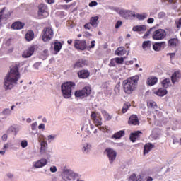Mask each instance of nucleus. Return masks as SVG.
<instances>
[{"label":"nucleus","instance_id":"f257e3e1","mask_svg":"<svg viewBox=\"0 0 181 181\" xmlns=\"http://www.w3.org/2000/svg\"><path fill=\"white\" fill-rule=\"evenodd\" d=\"M19 64H13L10 66V71L8 72L4 78V87L6 90H12L14 84H18L21 78V72H19Z\"/></svg>","mask_w":181,"mask_h":181},{"label":"nucleus","instance_id":"f03ea898","mask_svg":"<svg viewBox=\"0 0 181 181\" xmlns=\"http://www.w3.org/2000/svg\"><path fill=\"white\" fill-rule=\"evenodd\" d=\"M139 76H134L124 80L122 83L123 90L125 94H132L138 87Z\"/></svg>","mask_w":181,"mask_h":181},{"label":"nucleus","instance_id":"7ed1b4c3","mask_svg":"<svg viewBox=\"0 0 181 181\" xmlns=\"http://www.w3.org/2000/svg\"><path fill=\"white\" fill-rule=\"evenodd\" d=\"M76 87V83L73 81L64 82L61 86V90L64 98H70L71 97V92Z\"/></svg>","mask_w":181,"mask_h":181},{"label":"nucleus","instance_id":"20e7f679","mask_svg":"<svg viewBox=\"0 0 181 181\" xmlns=\"http://www.w3.org/2000/svg\"><path fill=\"white\" fill-rule=\"evenodd\" d=\"M90 94H91V87L88 86L83 87L81 90H77L74 93L75 97L76 98H80L81 100L90 96Z\"/></svg>","mask_w":181,"mask_h":181},{"label":"nucleus","instance_id":"39448f33","mask_svg":"<svg viewBox=\"0 0 181 181\" xmlns=\"http://www.w3.org/2000/svg\"><path fill=\"white\" fill-rule=\"evenodd\" d=\"M41 36L43 42H49V40H52L54 36L53 29L50 27L45 28L42 32Z\"/></svg>","mask_w":181,"mask_h":181},{"label":"nucleus","instance_id":"423d86ee","mask_svg":"<svg viewBox=\"0 0 181 181\" xmlns=\"http://www.w3.org/2000/svg\"><path fill=\"white\" fill-rule=\"evenodd\" d=\"M90 118L95 127H101L103 125V118L100 114L91 112Z\"/></svg>","mask_w":181,"mask_h":181},{"label":"nucleus","instance_id":"0eeeda50","mask_svg":"<svg viewBox=\"0 0 181 181\" xmlns=\"http://www.w3.org/2000/svg\"><path fill=\"white\" fill-rule=\"evenodd\" d=\"M38 16L42 19L49 16V8L47 6H46V4H40L38 6Z\"/></svg>","mask_w":181,"mask_h":181},{"label":"nucleus","instance_id":"6e6552de","mask_svg":"<svg viewBox=\"0 0 181 181\" xmlns=\"http://www.w3.org/2000/svg\"><path fill=\"white\" fill-rule=\"evenodd\" d=\"M164 37H166V31L163 29H158L153 33L152 38L153 40H163Z\"/></svg>","mask_w":181,"mask_h":181},{"label":"nucleus","instance_id":"1a4fd4ad","mask_svg":"<svg viewBox=\"0 0 181 181\" xmlns=\"http://www.w3.org/2000/svg\"><path fill=\"white\" fill-rule=\"evenodd\" d=\"M105 153L107 155L110 163H112L117 159V151L114 149L107 148L105 150Z\"/></svg>","mask_w":181,"mask_h":181},{"label":"nucleus","instance_id":"9d476101","mask_svg":"<svg viewBox=\"0 0 181 181\" xmlns=\"http://www.w3.org/2000/svg\"><path fill=\"white\" fill-rule=\"evenodd\" d=\"M74 46L76 50H84L87 48V42L86 40H75Z\"/></svg>","mask_w":181,"mask_h":181},{"label":"nucleus","instance_id":"9b49d317","mask_svg":"<svg viewBox=\"0 0 181 181\" xmlns=\"http://www.w3.org/2000/svg\"><path fill=\"white\" fill-rule=\"evenodd\" d=\"M119 14L121 15L122 18H124V19H132V18H135L136 16L135 13L131 11L120 10Z\"/></svg>","mask_w":181,"mask_h":181},{"label":"nucleus","instance_id":"f8f14e48","mask_svg":"<svg viewBox=\"0 0 181 181\" xmlns=\"http://www.w3.org/2000/svg\"><path fill=\"white\" fill-rule=\"evenodd\" d=\"M86 66H88V61L86 59H80L74 64V69H81Z\"/></svg>","mask_w":181,"mask_h":181},{"label":"nucleus","instance_id":"ddd939ff","mask_svg":"<svg viewBox=\"0 0 181 181\" xmlns=\"http://www.w3.org/2000/svg\"><path fill=\"white\" fill-rule=\"evenodd\" d=\"M77 74L78 78L86 80V78H88V77H90V71H88V69L79 70Z\"/></svg>","mask_w":181,"mask_h":181},{"label":"nucleus","instance_id":"4468645a","mask_svg":"<svg viewBox=\"0 0 181 181\" xmlns=\"http://www.w3.org/2000/svg\"><path fill=\"white\" fill-rule=\"evenodd\" d=\"M141 135H142V132L136 131L130 134L129 139L132 142H136V140L140 139Z\"/></svg>","mask_w":181,"mask_h":181},{"label":"nucleus","instance_id":"2eb2a0df","mask_svg":"<svg viewBox=\"0 0 181 181\" xmlns=\"http://www.w3.org/2000/svg\"><path fill=\"white\" fill-rule=\"evenodd\" d=\"M35 53V46H30L28 49H25L22 54V57L24 59H28V57H30Z\"/></svg>","mask_w":181,"mask_h":181},{"label":"nucleus","instance_id":"dca6fc26","mask_svg":"<svg viewBox=\"0 0 181 181\" xmlns=\"http://www.w3.org/2000/svg\"><path fill=\"white\" fill-rule=\"evenodd\" d=\"M46 165H47V160L46 158H42L33 163V167L36 169L43 168V166H46Z\"/></svg>","mask_w":181,"mask_h":181},{"label":"nucleus","instance_id":"f3484780","mask_svg":"<svg viewBox=\"0 0 181 181\" xmlns=\"http://www.w3.org/2000/svg\"><path fill=\"white\" fill-rule=\"evenodd\" d=\"M168 45L169 47H177L179 45H180V41L179 40V39H177V37L171 38L168 41Z\"/></svg>","mask_w":181,"mask_h":181},{"label":"nucleus","instance_id":"a211bd4d","mask_svg":"<svg viewBox=\"0 0 181 181\" xmlns=\"http://www.w3.org/2000/svg\"><path fill=\"white\" fill-rule=\"evenodd\" d=\"M165 47H166L165 42H156L153 45V49L155 52H160V50H162V49H165Z\"/></svg>","mask_w":181,"mask_h":181},{"label":"nucleus","instance_id":"6ab92c4d","mask_svg":"<svg viewBox=\"0 0 181 181\" xmlns=\"http://www.w3.org/2000/svg\"><path fill=\"white\" fill-rule=\"evenodd\" d=\"M129 125H139V119H138V116L136 115H132L129 118L128 121Z\"/></svg>","mask_w":181,"mask_h":181},{"label":"nucleus","instance_id":"aec40b11","mask_svg":"<svg viewBox=\"0 0 181 181\" xmlns=\"http://www.w3.org/2000/svg\"><path fill=\"white\" fill-rule=\"evenodd\" d=\"M23 28H25V23L21 21H16L11 25V29L14 30H21Z\"/></svg>","mask_w":181,"mask_h":181},{"label":"nucleus","instance_id":"412c9836","mask_svg":"<svg viewBox=\"0 0 181 181\" xmlns=\"http://www.w3.org/2000/svg\"><path fill=\"white\" fill-rule=\"evenodd\" d=\"M180 78H181V72L180 71H175L171 76V81L173 84L179 81Z\"/></svg>","mask_w":181,"mask_h":181},{"label":"nucleus","instance_id":"4be33fe9","mask_svg":"<svg viewBox=\"0 0 181 181\" xmlns=\"http://www.w3.org/2000/svg\"><path fill=\"white\" fill-rule=\"evenodd\" d=\"M158 83V77L156 76H150L147 78L146 84L147 86H150V87H152V86H155Z\"/></svg>","mask_w":181,"mask_h":181},{"label":"nucleus","instance_id":"5701e85b","mask_svg":"<svg viewBox=\"0 0 181 181\" xmlns=\"http://www.w3.org/2000/svg\"><path fill=\"white\" fill-rule=\"evenodd\" d=\"M155 148V145L151 143H147L144 145V155H146V153H149L152 149Z\"/></svg>","mask_w":181,"mask_h":181},{"label":"nucleus","instance_id":"b1692460","mask_svg":"<svg viewBox=\"0 0 181 181\" xmlns=\"http://www.w3.org/2000/svg\"><path fill=\"white\" fill-rule=\"evenodd\" d=\"M25 38L27 42H32V40H33V39L35 38V33L33 32V30H28L25 34Z\"/></svg>","mask_w":181,"mask_h":181},{"label":"nucleus","instance_id":"393cba45","mask_svg":"<svg viewBox=\"0 0 181 181\" xmlns=\"http://www.w3.org/2000/svg\"><path fill=\"white\" fill-rule=\"evenodd\" d=\"M154 94H156L158 97H163L168 94V90L160 88L158 90L154 91Z\"/></svg>","mask_w":181,"mask_h":181},{"label":"nucleus","instance_id":"a878e982","mask_svg":"<svg viewBox=\"0 0 181 181\" xmlns=\"http://www.w3.org/2000/svg\"><path fill=\"white\" fill-rule=\"evenodd\" d=\"M124 135H125V131L124 130H120L116 133H115L112 136V139H121V138H122V136H124Z\"/></svg>","mask_w":181,"mask_h":181},{"label":"nucleus","instance_id":"bb28decb","mask_svg":"<svg viewBox=\"0 0 181 181\" xmlns=\"http://www.w3.org/2000/svg\"><path fill=\"white\" fill-rule=\"evenodd\" d=\"M62 47H63V44H62V42L57 40L55 42H54V50L57 53H59V52L62 50Z\"/></svg>","mask_w":181,"mask_h":181},{"label":"nucleus","instance_id":"cd10ccee","mask_svg":"<svg viewBox=\"0 0 181 181\" xmlns=\"http://www.w3.org/2000/svg\"><path fill=\"white\" fill-rule=\"evenodd\" d=\"M132 30L134 32H142L146 30V25H136L134 26L132 28Z\"/></svg>","mask_w":181,"mask_h":181},{"label":"nucleus","instance_id":"c85d7f7f","mask_svg":"<svg viewBox=\"0 0 181 181\" xmlns=\"http://www.w3.org/2000/svg\"><path fill=\"white\" fill-rule=\"evenodd\" d=\"M127 53V51L123 47H118L115 51V54L117 56H124Z\"/></svg>","mask_w":181,"mask_h":181},{"label":"nucleus","instance_id":"c756f323","mask_svg":"<svg viewBox=\"0 0 181 181\" xmlns=\"http://www.w3.org/2000/svg\"><path fill=\"white\" fill-rule=\"evenodd\" d=\"M152 46V42L151 41H144L142 44V47L144 50H148V49H151Z\"/></svg>","mask_w":181,"mask_h":181},{"label":"nucleus","instance_id":"7c9ffc66","mask_svg":"<svg viewBox=\"0 0 181 181\" xmlns=\"http://www.w3.org/2000/svg\"><path fill=\"white\" fill-rule=\"evenodd\" d=\"M147 107L148 108H158V104L153 100H148L147 101Z\"/></svg>","mask_w":181,"mask_h":181},{"label":"nucleus","instance_id":"2f4dec72","mask_svg":"<svg viewBox=\"0 0 181 181\" xmlns=\"http://www.w3.org/2000/svg\"><path fill=\"white\" fill-rule=\"evenodd\" d=\"M162 86L164 88H168L170 84V78H165L161 82Z\"/></svg>","mask_w":181,"mask_h":181},{"label":"nucleus","instance_id":"473e14b6","mask_svg":"<svg viewBox=\"0 0 181 181\" xmlns=\"http://www.w3.org/2000/svg\"><path fill=\"white\" fill-rule=\"evenodd\" d=\"M130 107H131V103H124L123 105V107L122 109V114H125V112H127V111H128V110L129 109Z\"/></svg>","mask_w":181,"mask_h":181},{"label":"nucleus","instance_id":"72a5a7b5","mask_svg":"<svg viewBox=\"0 0 181 181\" xmlns=\"http://www.w3.org/2000/svg\"><path fill=\"white\" fill-rule=\"evenodd\" d=\"M97 21H98V16L91 17L90 19V23L91 26H97Z\"/></svg>","mask_w":181,"mask_h":181},{"label":"nucleus","instance_id":"f704fd0d","mask_svg":"<svg viewBox=\"0 0 181 181\" xmlns=\"http://www.w3.org/2000/svg\"><path fill=\"white\" fill-rule=\"evenodd\" d=\"M130 181H141V177H136V174L133 173L129 177Z\"/></svg>","mask_w":181,"mask_h":181},{"label":"nucleus","instance_id":"c9c22d12","mask_svg":"<svg viewBox=\"0 0 181 181\" xmlns=\"http://www.w3.org/2000/svg\"><path fill=\"white\" fill-rule=\"evenodd\" d=\"M135 16H136L137 19H139V21H144V19H145L146 18V16H148V14H146V13H144L142 14H136Z\"/></svg>","mask_w":181,"mask_h":181},{"label":"nucleus","instance_id":"e433bc0d","mask_svg":"<svg viewBox=\"0 0 181 181\" xmlns=\"http://www.w3.org/2000/svg\"><path fill=\"white\" fill-rule=\"evenodd\" d=\"M74 177H76V174L74 173H71L66 175V180H74Z\"/></svg>","mask_w":181,"mask_h":181},{"label":"nucleus","instance_id":"4c0bfd02","mask_svg":"<svg viewBox=\"0 0 181 181\" xmlns=\"http://www.w3.org/2000/svg\"><path fill=\"white\" fill-rule=\"evenodd\" d=\"M115 60H116L117 64H122L124 63V57H116Z\"/></svg>","mask_w":181,"mask_h":181},{"label":"nucleus","instance_id":"58836bf2","mask_svg":"<svg viewBox=\"0 0 181 181\" xmlns=\"http://www.w3.org/2000/svg\"><path fill=\"white\" fill-rule=\"evenodd\" d=\"M117 64V61L115 60V58H113L110 59V62L109 63V67H115Z\"/></svg>","mask_w":181,"mask_h":181},{"label":"nucleus","instance_id":"ea45409f","mask_svg":"<svg viewBox=\"0 0 181 181\" xmlns=\"http://www.w3.org/2000/svg\"><path fill=\"white\" fill-rule=\"evenodd\" d=\"M46 148H47V143L41 141V151H46Z\"/></svg>","mask_w":181,"mask_h":181},{"label":"nucleus","instance_id":"a19ab883","mask_svg":"<svg viewBox=\"0 0 181 181\" xmlns=\"http://www.w3.org/2000/svg\"><path fill=\"white\" fill-rule=\"evenodd\" d=\"M71 8V5L64 4L60 6V9H64L65 11H67V9H70Z\"/></svg>","mask_w":181,"mask_h":181},{"label":"nucleus","instance_id":"79ce46f5","mask_svg":"<svg viewBox=\"0 0 181 181\" xmlns=\"http://www.w3.org/2000/svg\"><path fill=\"white\" fill-rule=\"evenodd\" d=\"M165 16H166V13L163 11L160 12L158 15V19H163Z\"/></svg>","mask_w":181,"mask_h":181},{"label":"nucleus","instance_id":"37998d69","mask_svg":"<svg viewBox=\"0 0 181 181\" xmlns=\"http://www.w3.org/2000/svg\"><path fill=\"white\" fill-rule=\"evenodd\" d=\"M2 114H4V115H10L11 110L10 109H4L2 112Z\"/></svg>","mask_w":181,"mask_h":181},{"label":"nucleus","instance_id":"c03bdc74","mask_svg":"<svg viewBox=\"0 0 181 181\" xmlns=\"http://www.w3.org/2000/svg\"><path fill=\"white\" fill-rule=\"evenodd\" d=\"M175 25H176V28H181V18L177 19L175 21Z\"/></svg>","mask_w":181,"mask_h":181},{"label":"nucleus","instance_id":"a18cd8bd","mask_svg":"<svg viewBox=\"0 0 181 181\" xmlns=\"http://www.w3.org/2000/svg\"><path fill=\"white\" fill-rule=\"evenodd\" d=\"M83 28L84 29H88V30H90V29H91V23H86Z\"/></svg>","mask_w":181,"mask_h":181},{"label":"nucleus","instance_id":"49530a36","mask_svg":"<svg viewBox=\"0 0 181 181\" xmlns=\"http://www.w3.org/2000/svg\"><path fill=\"white\" fill-rule=\"evenodd\" d=\"M21 146L23 148H26V146H28V141L24 140L21 141Z\"/></svg>","mask_w":181,"mask_h":181},{"label":"nucleus","instance_id":"de8ad7c7","mask_svg":"<svg viewBox=\"0 0 181 181\" xmlns=\"http://www.w3.org/2000/svg\"><path fill=\"white\" fill-rule=\"evenodd\" d=\"M122 25V21H118L115 24V29H118Z\"/></svg>","mask_w":181,"mask_h":181},{"label":"nucleus","instance_id":"09e8293b","mask_svg":"<svg viewBox=\"0 0 181 181\" xmlns=\"http://www.w3.org/2000/svg\"><path fill=\"white\" fill-rule=\"evenodd\" d=\"M1 139L2 141H4V142H6V141H8V134H3V136H1Z\"/></svg>","mask_w":181,"mask_h":181},{"label":"nucleus","instance_id":"8fccbe9b","mask_svg":"<svg viewBox=\"0 0 181 181\" xmlns=\"http://www.w3.org/2000/svg\"><path fill=\"white\" fill-rule=\"evenodd\" d=\"M97 5H98V3H97V1H91L90 3H89V6L90 8L93 6H97Z\"/></svg>","mask_w":181,"mask_h":181},{"label":"nucleus","instance_id":"3c124183","mask_svg":"<svg viewBox=\"0 0 181 181\" xmlns=\"http://www.w3.org/2000/svg\"><path fill=\"white\" fill-rule=\"evenodd\" d=\"M90 148H91L90 146L86 145V146H84L83 148V152H88Z\"/></svg>","mask_w":181,"mask_h":181},{"label":"nucleus","instance_id":"603ef678","mask_svg":"<svg viewBox=\"0 0 181 181\" xmlns=\"http://www.w3.org/2000/svg\"><path fill=\"white\" fill-rule=\"evenodd\" d=\"M36 127H37V123L35 122L31 124V129L35 131L36 129Z\"/></svg>","mask_w":181,"mask_h":181},{"label":"nucleus","instance_id":"864d4df0","mask_svg":"<svg viewBox=\"0 0 181 181\" xmlns=\"http://www.w3.org/2000/svg\"><path fill=\"white\" fill-rule=\"evenodd\" d=\"M95 46V40L91 41L90 42V46L89 47L90 49H94Z\"/></svg>","mask_w":181,"mask_h":181},{"label":"nucleus","instance_id":"5fc2aeb1","mask_svg":"<svg viewBox=\"0 0 181 181\" xmlns=\"http://www.w3.org/2000/svg\"><path fill=\"white\" fill-rule=\"evenodd\" d=\"M50 172H52V173H54V172H57V168H56V166L51 167Z\"/></svg>","mask_w":181,"mask_h":181},{"label":"nucleus","instance_id":"6e6d98bb","mask_svg":"<svg viewBox=\"0 0 181 181\" xmlns=\"http://www.w3.org/2000/svg\"><path fill=\"white\" fill-rule=\"evenodd\" d=\"M104 116H105V118H106L107 119H111V116L110 115V114L105 112Z\"/></svg>","mask_w":181,"mask_h":181},{"label":"nucleus","instance_id":"4d7b16f0","mask_svg":"<svg viewBox=\"0 0 181 181\" xmlns=\"http://www.w3.org/2000/svg\"><path fill=\"white\" fill-rule=\"evenodd\" d=\"M155 19H153V18H150L147 20L148 23H153Z\"/></svg>","mask_w":181,"mask_h":181},{"label":"nucleus","instance_id":"13d9d810","mask_svg":"<svg viewBox=\"0 0 181 181\" xmlns=\"http://www.w3.org/2000/svg\"><path fill=\"white\" fill-rule=\"evenodd\" d=\"M9 131H11V132H15V131H16V129L13 127H10L8 130V132H9Z\"/></svg>","mask_w":181,"mask_h":181},{"label":"nucleus","instance_id":"bf43d9fd","mask_svg":"<svg viewBox=\"0 0 181 181\" xmlns=\"http://www.w3.org/2000/svg\"><path fill=\"white\" fill-rule=\"evenodd\" d=\"M39 129H45V124H40L38 126Z\"/></svg>","mask_w":181,"mask_h":181},{"label":"nucleus","instance_id":"052dcab7","mask_svg":"<svg viewBox=\"0 0 181 181\" xmlns=\"http://www.w3.org/2000/svg\"><path fill=\"white\" fill-rule=\"evenodd\" d=\"M54 139V136L49 135L48 136V141H53Z\"/></svg>","mask_w":181,"mask_h":181},{"label":"nucleus","instance_id":"680f3d73","mask_svg":"<svg viewBox=\"0 0 181 181\" xmlns=\"http://www.w3.org/2000/svg\"><path fill=\"white\" fill-rule=\"evenodd\" d=\"M168 54H169L170 59H173V57H175V56H176V54H175V53H169Z\"/></svg>","mask_w":181,"mask_h":181},{"label":"nucleus","instance_id":"e2e57ef3","mask_svg":"<svg viewBox=\"0 0 181 181\" xmlns=\"http://www.w3.org/2000/svg\"><path fill=\"white\" fill-rule=\"evenodd\" d=\"M151 31H148L143 37L144 39H146L149 36V33Z\"/></svg>","mask_w":181,"mask_h":181},{"label":"nucleus","instance_id":"0e129e2a","mask_svg":"<svg viewBox=\"0 0 181 181\" xmlns=\"http://www.w3.org/2000/svg\"><path fill=\"white\" fill-rule=\"evenodd\" d=\"M47 4H54V0H45Z\"/></svg>","mask_w":181,"mask_h":181},{"label":"nucleus","instance_id":"69168bd1","mask_svg":"<svg viewBox=\"0 0 181 181\" xmlns=\"http://www.w3.org/2000/svg\"><path fill=\"white\" fill-rule=\"evenodd\" d=\"M9 148V144H5L4 145V149H8Z\"/></svg>","mask_w":181,"mask_h":181},{"label":"nucleus","instance_id":"338daca9","mask_svg":"<svg viewBox=\"0 0 181 181\" xmlns=\"http://www.w3.org/2000/svg\"><path fill=\"white\" fill-rule=\"evenodd\" d=\"M12 52H13V48H11L8 50V53H12Z\"/></svg>","mask_w":181,"mask_h":181},{"label":"nucleus","instance_id":"774afa93","mask_svg":"<svg viewBox=\"0 0 181 181\" xmlns=\"http://www.w3.org/2000/svg\"><path fill=\"white\" fill-rule=\"evenodd\" d=\"M153 179L152 178V177H148L147 179V181H153Z\"/></svg>","mask_w":181,"mask_h":181}]
</instances>
